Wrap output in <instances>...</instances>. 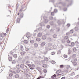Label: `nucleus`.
<instances>
[{"instance_id": "obj_37", "label": "nucleus", "mask_w": 79, "mask_h": 79, "mask_svg": "<svg viewBox=\"0 0 79 79\" xmlns=\"http://www.w3.org/2000/svg\"><path fill=\"white\" fill-rule=\"evenodd\" d=\"M47 28L49 29V28H50V26L49 25H47Z\"/></svg>"}, {"instance_id": "obj_12", "label": "nucleus", "mask_w": 79, "mask_h": 79, "mask_svg": "<svg viewBox=\"0 0 79 79\" xmlns=\"http://www.w3.org/2000/svg\"><path fill=\"white\" fill-rule=\"evenodd\" d=\"M34 45V46L35 47H38V44H37L36 43H35Z\"/></svg>"}, {"instance_id": "obj_13", "label": "nucleus", "mask_w": 79, "mask_h": 79, "mask_svg": "<svg viewBox=\"0 0 79 79\" xmlns=\"http://www.w3.org/2000/svg\"><path fill=\"white\" fill-rule=\"evenodd\" d=\"M42 35V34L40 33H38V36L39 37H41Z\"/></svg>"}, {"instance_id": "obj_53", "label": "nucleus", "mask_w": 79, "mask_h": 79, "mask_svg": "<svg viewBox=\"0 0 79 79\" xmlns=\"http://www.w3.org/2000/svg\"><path fill=\"white\" fill-rule=\"evenodd\" d=\"M70 79H72V78H70Z\"/></svg>"}, {"instance_id": "obj_46", "label": "nucleus", "mask_w": 79, "mask_h": 79, "mask_svg": "<svg viewBox=\"0 0 79 79\" xmlns=\"http://www.w3.org/2000/svg\"><path fill=\"white\" fill-rule=\"evenodd\" d=\"M71 53V52H70L69 51V52H68L69 54H70Z\"/></svg>"}, {"instance_id": "obj_3", "label": "nucleus", "mask_w": 79, "mask_h": 79, "mask_svg": "<svg viewBox=\"0 0 79 79\" xmlns=\"http://www.w3.org/2000/svg\"><path fill=\"white\" fill-rule=\"evenodd\" d=\"M51 63H52V64H55V63H56V62H55V60H51Z\"/></svg>"}, {"instance_id": "obj_50", "label": "nucleus", "mask_w": 79, "mask_h": 79, "mask_svg": "<svg viewBox=\"0 0 79 79\" xmlns=\"http://www.w3.org/2000/svg\"><path fill=\"white\" fill-rule=\"evenodd\" d=\"M4 35H5L6 36V34L5 33L4 34Z\"/></svg>"}, {"instance_id": "obj_49", "label": "nucleus", "mask_w": 79, "mask_h": 79, "mask_svg": "<svg viewBox=\"0 0 79 79\" xmlns=\"http://www.w3.org/2000/svg\"><path fill=\"white\" fill-rule=\"evenodd\" d=\"M18 15H19V13H18Z\"/></svg>"}, {"instance_id": "obj_40", "label": "nucleus", "mask_w": 79, "mask_h": 79, "mask_svg": "<svg viewBox=\"0 0 79 79\" xmlns=\"http://www.w3.org/2000/svg\"><path fill=\"white\" fill-rule=\"evenodd\" d=\"M76 55L75 54L73 55V57H76Z\"/></svg>"}, {"instance_id": "obj_33", "label": "nucleus", "mask_w": 79, "mask_h": 79, "mask_svg": "<svg viewBox=\"0 0 79 79\" xmlns=\"http://www.w3.org/2000/svg\"><path fill=\"white\" fill-rule=\"evenodd\" d=\"M70 33H73V30H70Z\"/></svg>"}, {"instance_id": "obj_51", "label": "nucleus", "mask_w": 79, "mask_h": 79, "mask_svg": "<svg viewBox=\"0 0 79 79\" xmlns=\"http://www.w3.org/2000/svg\"><path fill=\"white\" fill-rule=\"evenodd\" d=\"M55 36H56V35H54V37H55Z\"/></svg>"}, {"instance_id": "obj_26", "label": "nucleus", "mask_w": 79, "mask_h": 79, "mask_svg": "<svg viewBox=\"0 0 79 79\" xmlns=\"http://www.w3.org/2000/svg\"><path fill=\"white\" fill-rule=\"evenodd\" d=\"M67 42L68 44H69V43H70V41H69V39H68V40H67Z\"/></svg>"}, {"instance_id": "obj_19", "label": "nucleus", "mask_w": 79, "mask_h": 79, "mask_svg": "<svg viewBox=\"0 0 79 79\" xmlns=\"http://www.w3.org/2000/svg\"><path fill=\"white\" fill-rule=\"evenodd\" d=\"M42 66H43V67L44 68H46L47 67V65L45 64H44Z\"/></svg>"}, {"instance_id": "obj_36", "label": "nucleus", "mask_w": 79, "mask_h": 79, "mask_svg": "<svg viewBox=\"0 0 79 79\" xmlns=\"http://www.w3.org/2000/svg\"><path fill=\"white\" fill-rule=\"evenodd\" d=\"M30 68V67H31V64H28L27 65Z\"/></svg>"}, {"instance_id": "obj_2", "label": "nucleus", "mask_w": 79, "mask_h": 79, "mask_svg": "<svg viewBox=\"0 0 79 79\" xmlns=\"http://www.w3.org/2000/svg\"><path fill=\"white\" fill-rule=\"evenodd\" d=\"M46 43L44 42H43L41 44V45L42 47H44Z\"/></svg>"}, {"instance_id": "obj_6", "label": "nucleus", "mask_w": 79, "mask_h": 79, "mask_svg": "<svg viewBox=\"0 0 79 79\" xmlns=\"http://www.w3.org/2000/svg\"><path fill=\"white\" fill-rule=\"evenodd\" d=\"M13 60V58H12V57H9V60L10 61H11Z\"/></svg>"}, {"instance_id": "obj_38", "label": "nucleus", "mask_w": 79, "mask_h": 79, "mask_svg": "<svg viewBox=\"0 0 79 79\" xmlns=\"http://www.w3.org/2000/svg\"><path fill=\"white\" fill-rule=\"evenodd\" d=\"M23 50V48H21V49H20V50L21 51H22Z\"/></svg>"}, {"instance_id": "obj_25", "label": "nucleus", "mask_w": 79, "mask_h": 79, "mask_svg": "<svg viewBox=\"0 0 79 79\" xmlns=\"http://www.w3.org/2000/svg\"><path fill=\"white\" fill-rule=\"evenodd\" d=\"M64 57L65 58H66L68 57V56L66 55H64Z\"/></svg>"}, {"instance_id": "obj_7", "label": "nucleus", "mask_w": 79, "mask_h": 79, "mask_svg": "<svg viewBox=\"0 0 79 79\" xmlns=\"http://www.w3.org/2000/svg\"><path fill=\"white\" fill-rule=\"evenodd\" d=\"M44 60L45 61H48V59L47 57H45L44 58Z\"/></svg>"}, {"instance_id": "obj_18", "label": "nucleus", "mask_w": 79, "mask_h": 79, "mask_svg": "<svg viewBox=\"0 0 79 79\" xmlns=\"http://www.w3.org/2000/svg\"><path fill=\"white\" fill-rule=\"evenodd\" d=\"M76 48H73V52H76Z\"/></svg>"}, {"instance_id": "obj_34", "label": "nucleus", "mask_w": 79, "mask_h": 79, "mask_svg": "<svg viewBox=\"0 0 79 79\" xmlns=\"http://www.w3.org/2000/svg\"><path fill=\"white\" fill-rule=\"evenodd\" d=\"M67 26H68V27H69V26H70V24H67Z\"/></svg>"}, {"instance_id": "obj_28", "label": "nucleus", "mask_w": 79, "mask_h": 79, "mask_svg": "<svg viewBox=\"0 0 79 79\" xmlns=\"http://www.w3.org/2000/svg\"><path fill=\"white\" fill-rule=\"evenodd\" d=\"M55 52H52L51 53V54L52 55H55Z\"/></svg>"}, {"instance_id": "obj_8", "label": "nucleus", "mask_w": 79, "mask_h": 79, "mask_svg": "<svg viewBox=\"0 0 79 79\" xmlns=\"http://www.w3.org/2000/svg\"><path fill=\"white\" fill-rule=\"evenodd\" d=\"M64 40H67L68 39V36H65L64 37Z\"/></svg>"}, {"instance_id": "obj_48", "label": "nucleus", "mask_w": 79, "mask_h": 79, "mask_svg": "<svg viewBox=\"0 0 79 79\" xmlns=\"http://www.w3.org/2000/svg\"><path fill=\"white\" fill-rule=\"evenodd\" d=\"M22 11H23V10H22V9H21L19 11L21 12Z\"/></svg>"}, {"instance_id": "obj_30", "label": "nucleus", "mask_w": 79, "mask_h": 79, "mask_svg": "<svg viewBox=\"0 0 79 79\" xmlns=\"http://www.w3.org/2000/svg\"><path fill=\"white\" fill-rule=\"evenodd\" d=\"M32 68H35V65L34 64H32Z\"/></svg>"}, {"instance_id": "obj_4", "label": "nucleus", "mask_w": 79, "mask_h": 79, "mask_svg": "<svg viewBox=\"0 0 79 79\" xmlns=\"http://www.w3.org/2000/svg\"><path fill=\"white\" fill-rule=\"evenodd\" d=\"M26 36H27V37H29L31 36V34L29 33H27L26 34Z\"/></svg>"}, {"instance_id": "obj_17", "label": "nucleus", "mask_w": 79, "mask_h": 79, "mask_svg": "<svg viewBox=\"0 0 79 79\" xmlns=\"http://www.w3.org/2000/svg\"><path fill=\"white\" fill-rule=\"evenodd\" d=\"M66 68L67 69H69L70 68V65H67L66 66Z\"/></svg>"}, {"instance_id": "obj_43", "label": "nucleus", "mask_w": 79, "mask_h": 79, "mask_svg": "<svg viewBox=\"0 0 79 79\" xmlns=\"http://www.w3.org/2000/svg\"><path fill=\"white\" fill-rule=\"evenodd\" d=\"M53 76H54V77L56 78V74H54L53 75Z\"/></svg>"}, {"instance_id": "obj_32", "label": "nucleus", "mask_w": 79, "mask_h": 79, "mask_svg": "<svg viewBox=\"0 0 79 79\" xmlns=\"http://www.w3.org/2000/svg\"><path fill=\"white\" fill-rule=\"evenodd\" d=\"M51 15H52V16H53L54 15V13L53 12H51Z\"/></svg>"}, {"instance_id": "obj_27", "label": "nucleus", "mask_w": 79, "mask_h": 79, "mask_svg": "<svg viewBox=\"0 0 79 79\" xmlns=\"http://www.w3.org/2000/svg\"><path fill=\"white\" fill-rule=\"evenodd\" d=\"M61 52L60 51H58L57 52L58 54H60Z\"/></svg>"}, {"instance_id": "obj_21", "label": "nucleus", "mask_w": 79, "mask_h": 79, "mask_svg": "<svg viewBox=\"0 0 79 79\" xmlns=\"http://www.w3.org/2000/svg\"><path fill=\"white\" fill-rule=\"evenodd\" d=\"M43 71H44V73H47V70L46 69H44L43 70Z\"/></svg>"}, {"instance_id": "obj_29", "label": "nucleus", "mask_w": 79, "mask_h": 79, "mask_svg": "<svg viewBox=\"0 0 79 79\" xmlns=\"http://www.w3.org/2000/svg\"><path fill=\"white\" fill-rule=\"evenodd\" d=\"M13 73H11L10 74L9 76H13Z\"/></svg>"}, {"instance_id": "obj_47", "label": "nucleus", "mask_w": 79, "mask_h": 79, "mask_svg": "<svg viewBox=\"0 0 79 79\" xmlns=\"http://www.w3.org/2000/svg\"><path fill=\"white\" fill-rule=\"evenodd\" d=\"M61 74H57V76H61Z\"/></svg>"}, {"instance_id": "obj_54", "label": "nucleus", "mask_w": 79, "mask_h": 79, "mask_svg": "<svg viewBox=\"0 0 79 79\" xmlns=\"http://www.w3.org/2000/svg\"><path fill=\"white\" fill-rule=\"evenodd\" d=\"M32 42V41H31V42Z\"/></svg>"}, {"instance_id": "obj_39", "label": "nucleus", "mask_w": 79, "mask_h": 79, "mask_svg": "<svg viewBox=\"0 0 79 79\" xmlns=\"http://www.w3.org/2000/svg\"><path fill=\"white\" fill-rule=\"evenodd\" d=\"M74 74V73H72L71 74V76H73Z\"/></svg>"}, {"instance_id": "obj_52", "label": "nucleus", "mask_w": 79, "mask_h": 79, "mask_svg": "<svg viewBox=\"0 0 79 79\" xmlns=\"http://www.w3.org/2000/svg\"><path fill=\"white\" fill-rule=\"evenodd\" d=\"M18 19H17V21H18Z\"/></svg>"}, {"instance_id": "obj_24", "label": "nucleus", "mask_w": 79, "mask_h": 79, "mask_svg": "<svg viewBox=\"0 0 79 79\" xmlns=\"http://www.w3.org/2000/svg\"><path fill=\"white\" fill-rule=\"evenodd\" d=\"M77 62H75L73 63V64L74 66H76V65H77Z\"/></svg>"}, {"instance_id": "obj_42", "label": "nucleus", "mask_w": 79, "mask_h": 79, "mask_svg": "<svg viewBox=\"0 0 79 79\" xmlns=\"http://www.w3.org/2000/svg\"><path fill=\"white\" fill-rule=\"evenodd\" d=\"M2 35H4V34L3 33H2L1 35V34H0V35H1V37H2Z\"/></svg>"}, {"instance_id": "obj_16", "label": "nucleus", "mask_w": 79, "mask_h": 79, "mask_svg": "<svg viewBox=\"0 0 79 79\" xmlns=\"http://www.w3.org/2000/svg\"><path fill=\"white\" fill-rule=\"evenodd\" d=\"M21 54L22 55H23L25 54V52L24 51L22 52L21 53Z\"/></svg>"}, {"instance_id": "obj_9", "label": "nucleus", "mask_w": 79, "mask_h": 79, "mask_svg": "<svg viewBox=\"0 0 79 79\" xmlns=\"http://www.w3.org/2000/svg\"><path fill=\"white\" fill-rule=\"evenodd\" d=\"M13 57L15 58H17V57H18V56L17 55V54H14L13 55Z\"/></svg>"}, {"instance_id": "obj_35", "label": "nucleus", "mask_w": 79, "mask_h": 79, "mask_svg": "<svg viewBox=\"0 0 79 79\" xmlns=\"http://www.w3.org/2000/svg\"><path fill=\"white\" fill-rule=\"evenodd\" d=\"M73 60L75 61H77V58L75 59V58H74Z\"/></svg>"}, {"instance_id": "obj_23", "label": "nucleus", "mask_w": 79, "mask_h": 79, "mask_svg": "<svg viewBox=\"0 0 79 79\" xmlns=\"http://www.w3.org/2000/svg\"><path fill=\"white\" fill-rule=\"evenodd\" d=\"M60 68H63L64 67V65H61L60 66Z\"/></svg>"}, {"instance_id": "obj_31", "label": "nucleus", "mask_w": 79, "mask_h": 79, "mask_svg": "<svg viewBox=\"0 0 79 79\" xmlns=\"http://www.w3.org/2000/svg\"><path fill=\"white\" fill-rule=\"evenodd\" d=\"M8 31H9V28H8L7 30H6V33H7V32H8Z\"/></svg>"}, {"instance_id": "obj_14", "label": "nucleus", "mask_w": 79, "mask_h": 79, "mask_svg": "<svg viewBox=\"0 0 79 79\" xmlns=\"http://www.w3.org/2000/svg\"><path fill=\"white\" fill-rule=\"evenodd\" d=\"M19 76L18 74H16L15 76V78H18Z\"/></svg>"}, {"instance_id": "obj_22", "label": "nucleus", "mask_w": 79, "mask_h": 79, "mask_svg": "<svg viewBox=\"0 0 79 79\" xmlns=\"http://www.w3.org/2000/svg\"><path fill=\"white\" fill-rule=\"evenodd\" d=\"M20 18H23V14H20Z\"/></svg>"}, {"instance_id": "obj_11", "label": "nucleus", "mask_w": 79, "mask_h": 79, "mask_svg": "<svg viewBox=\"0 0 79 79\" xmlns=\"http://www.w3.org/2000/svg\"><path fill=\"white\" fill-rule=\"evenodd\" d=\"M36 40L38 42H39V41H40V39L39 38H37L36 39Z\"/></svg>"}, {"instance_id": "obj_1", "label": "nucleus", "mask_w": 79, "mask_h": 79, "mask_svg": "<svg viewBox=\"0 0 79 79\" xmlns=\"http://www.w3.org/2000/svg\"><path fill=\"white\" fill-rule=\"evenodd\" d=\"M62 73V72L61 70H58L56 72V74H60V73Z\"/></svg>"}, {"instance_id": "obj_45", "label": "nucleus", "mask_w": 79, "mask_h": 79, "mask_svg": "<svg viewBox=\"0 0 79 79\" xmlns=\"http://www.w3.org/2000/svg\"><path fill=\"white\" fill-rule=\"evenodd\" d=\"M65 79V77H62L61 79Z\"/></svg>"}, {"instance_id": "obj_10", "label": "nucleus", "mask_w": 79, "mask_h": 79, "mask_svg": "<svg viewBox=\"0 0 79 79\" xmlns=\"http://www.w3.org/2000/svg\"><path fill=\"white\" fill-rule=\"evenodd\" d=\"M23 42L25 44H27L28 43V41L27 40H25L23 41Z\"/></svg>"}, {"instance_id": "obj_15", "label": "nucleus", "mask_w": 79, "mask_h": 79, "mask_svg": "<svg viewBox=\"0 0 79 79\" xmlns=\"http://www.w3.org/2000/svg\"><path fill=\"white\" fill-rule=\"evenodd\" d=\"M42 39L43 40H45V39H46V36H43L42 37Z\"/></svg>"}, {"instance_id": "obj_5", "label": "nucleus", "mask_w": 79, "mask_h": 79, "mask_svg": "<svg viewBox=\"0 0 79 79\" xmlns=\"http://www.w3.org/2000/svg\"><path fill=\"white\" fill-rule=\"evenodd\" d=\"M20 68H21L22 69H23L24 68V64H21L20 65Z\"/></svg>"}, {"instance_id": "obj_41", "label": "nucleus", "mask_w": 79, "mask_h": 79, "mask_svg": "<svg viewBox=\"0 0 79 79\" xmlns=\"http://www.w3.org/2000/svg\"><path fill=\"white\" fill-rule=\"evenodd\" d=\"M17 68H18V69H19V65H17Z\"/></svg>"}, {"instance_id": "obj_44", "label": "nucleus", "mask_w": 79, "mask_h": 79, "mask_svg": "<svg viewBox=\"0 0 79 79\" xmlns=\"http://www.w3.org/2000/svg\"><path fill=\"white\" fill-rule=\"evenodd\" d=\"M30 69H32V70H33V69H34V68H32V67L30 68Z\"/></svg>"}, {"instance_id": "obj_20", "label": "nucleus", "mask_w": 79, "mask_h": 79, "mask_svg": "<svg viewBox=\"0 0 79 79\" xmlns=\"http://www.w3.org/2000/svg\"><path fill=\"white\" fill-rule=\"evenodd\" d=\"M72 46H74L75 45L74 43L73 42H72L71 44Z\"/></svg>"}]
</instances>
